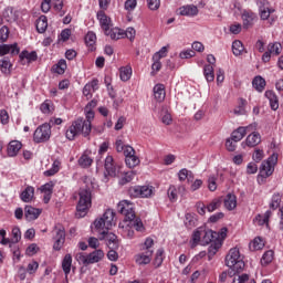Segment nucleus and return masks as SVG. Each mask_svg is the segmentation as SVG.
<instances>
[{
	"label": "nucleus",
	"instance_id": "obj_1",
	"mask_svg": "<svg viewBox=\"0 0 283 283\" xmlns=\"http://www.w3.org/2000/svg\"><path fill=\"white\" fill-rule=\"evenodd\" d=\"M118 213L125 216L126 222H129L136 231H145V226L143 224V220L136 217V212L134 211V203L129 202L128 200L119 201L117 205Z\"/></svg>",
	"mask_w": 283,
	"mask_h": 283
},
{
	"label": "nucleus",
	"instance_id": "obj_2",
	"mask_svg": "<svg viewBox=\"0 0 283 283\" xmlns=\"http://www.w3.org/2000/svg\"><path fill=\"white\" fill-rule=\"evenodd\" d=\"M78 196L76 218H85L87 211H90V207H92V191L90 189H81Z\"/></svg>",
	"mask_w": 283,
	"mask_h": 283
},
{
	"label": "nucleus",
	"instance_id": "obj_3",
	"mask_svg": "<svg viewBox=\"0 0 283 283\" xmlns=\"http://www.w3.org/2000/svg\"><path fill=\"white\" fill-rule=\"evenodd\" d=\"M226 264L232 269L234 273L244 271V261L242 260V255H240V250L238 248L230 249L226 256Z\"/></svg>",
	"mask_w": 283,
	"mask_h": 283
},
{
	"label": "nucleus",
	"instance_id": "obj_4",
	"mask_svg": "<svg viewBox=\"0 0 283 283\" xmlns=\"http://www.w3.org/2000/svg\"><path fill=\"white\" fill-rule=\"evenodd\" d=\"M114 218H116V212L112 209H107L102 218L94 221L95 229L109 231V229L114 227Z\"/></svg>",
	"mask_w": 283,
	"mask_h": 283
},
{
	"label": "nucleus",
	"instance_id": "obj_5",
	"mask_svg": "<svg viewBox=\"0 0 283 283\" xmlns=\"http://www.w3.org/2000/svg\"><path fill=\"white\" fill-rule=\"evenodd\" d=\"M52 136V125L44 123L40 125L33 133V143H48Z\"/></svg>",
	"mask_w": 283,
	"mask_h": 283
},
{
	"label": "nucleus",
	"instance_id": "obj_6",
	"mask_svg": "<svg viewBox=\"0 0 283 283\" xmlns=\"http://www.w3.org/2000/svg\"><path fill=\"white\" fill-rule=\"evenodd\" d=\"M276 165H277V154H273L268 158V160L261 164V167H260L261 178H269L270 176H273V171H275Z\"/></svg>",
	"mask_w": 283,
	"mask_h": 283
},
{
	"label": "nucleus",
	"instance_id": "obj_7",
	"mask_svg": "<svg viewBox=\"0 0 283 283\" xmlns=\"http://www.w3.org/2000/svg\"><path fill=\"white\" fill-rule=\"evenodd\" d=\"M83 134L85 136V127L83 126V122L81 119H76L72 123V125L66 129L65 137L67 140H74L76 136Z\"/></svg>",
	"mask_w": 283,
	"mask_h": 283
},
{
	"label": "nucleus",
	"instance_id": "obj_8",
	"mask_svg": "<svg viewBox=\"0 0 283 283\" xmlns=\"http://www.w3.org/2000/svg\"><path fill=\"white\" fill-rule=\"evenodd\" d=\"M54 233V244L53 249L54 251H61L63 249V245L65 244V227L62 224H56L53 230Z\"/></svg>",
	"mask_w": 283,
	"mask_h": 283
},
{
	"label": "nucleus",
	"instance_id": "obj_9",
	"mask_svg": "<svg viewBox=\"0 0 283 283\" xmlns=\"http://www.w3.org/2000/svg\"><path fill=\"white\" fill-rule=\"evenodd\" d=\"M129 193L134 198H150L154 196V186H135L129 189Z\"/></svg>",
	"mask_w": 283,
	"mask_h": 283
},
{
	"label": "nucleus",
	"instance_id": "obj_10",
	"mask_svg": "<svg viewBox=\"0 0 283 283\" xmlns=\"http://www.w3.org/2000/svg\"><path fill=\"white\" fill-rule=\"evenodd\" d=\"M259 14L261 21H269L270 17L275 12V9L269 6V0H258Z\"/></svg>",
	"mask_w": 283,
	"mask_h": 283
},
{
	"label": "nucleus",
	"instance_id": "obj_11",
	"mask_svg": "<svg viewBox=\"0 0 283 283\" xmlns=\"http://www.w3.org/2000/svg\"><path fill=\"white\" fill-rule=\"evenodd\" d=\"M243 30H251L258 21V14L251 10H244L241 14Z\"/></svg>",
	"mask_w": 283,
	"mask_h": 283
},
{
	"label": "nucleus",
	"instance_id": "obj_12",
	"mask_svg": "<svg viewBox=\"0 0 283 283\" xmlns=\"http://www.w3.org/2000/svg\"><path fill=\"white\" fill-rule=\"evenodd\" d=\"M99 240H105L106 245L108 247V249H118V247H120V242L118 241V237L112 232H109V230H103L101 232Z\"/></svg>",
	"mask_w": 283,
	"mask_h": 283
},
{
	"label": "nucleus",
	"instance_id": "obj_13",
	"mask_svg": "<svg viewBox=\"0 0 283 283\" xmlns=\"http://www.w3.org/2000/svg\"><path fill=\"white\" fill-rule=\"evenodd\" d=\"M98 90V78H93L91 82H87L82 91L83 96H85L86 101H90L92 96H94V92Z\"/></svg>",
	"mask_w": 283,
	"mask_h": 283
},
{
	"label": "nucleus",
	"instance_id": "obj_14",
	"mask_svg": "<svg viewBox=\"0 0 283 283\" xmlns=\"http://www.w3.org/2000/svg\"><path fill=\"white\" fill-rule=\"evenodd\" d=\"M253 129H254L253 125H250L247 127L240 126L238 129L232 132L231 140H233L234 143H240V140H242V138H244L247 136V133L253 132Z\"/></svg>",
	"mask_w": 283,
	"mask_h": 283
},
{
	"label": "nucleus",
	"instance_id": "obj_15",
	"mask_svg": "<svg viewBox=\"0 0 283 283\" xmlns=\"http://www.w3.org/2000/svg\"><path fill=\"white\" fill-rule=\"evenodd\" d=\"M84 112H85L86 119L77 118V120H81L84 127L85 137H87L92 133V119L94 118V111L84 109Z\"/></svg>",
	"mask_w": 283,
	"mask_h": 283
},
{
	"label": "nucleus",
	"instance_id": "obj_16",
	"mask_svg": "<svg viewBox=\"0 0 283 283\" xmlns=\"http://www.w3.org/2000/svg\"><path fill=\"white\" fill-rule=\"evenodd\" d=\"M104 167L105 171L112 177H115L116 174H118V166L116 165V161H114V157L112 155H108L105 158Z\"/></svg>",
	"mask_w": 283,
	"mask_h": 283
},
{
	"label": "nucleus",
	"instance_id": "obj_17",
	"mask_svg": "<svg viewBox=\"0 0 283 283\" xmlns=\"http://www.w3.org/2000/svg\"><path fill=\"white\" fill-rule=\"evenodd\" d=\"M43 210L34 208L32 206H25L24 208V218L28 222H32L39 219Z\"/></svg>",
	"mask_w": 283,
	"mask_h": 283
},
{
	"label": "nucleus",
	"instance_id": "obj_18",
	"mask_svg": "<svg viewBox=\"0 0 283 283\" xmlns=\"http://www.w3.org/2000/svg\"><path fill=\"white\" fill-rule=\"evenodd\" d=\"M41 193H44L43 202L48 205L50 200H52V193H54V184L53 181H49L40 187Z\"/></svg>",
	"mask_w": 283,
	"mask_h": 283
},
{
	"label": "nucleus",
	"instance_id": "obj_19",
	"mask_svg": "<svg viewBox=\"0 0 283 283\" xmlns=\"http://www.w3.org/2000/svg\"><path fill=\"white\" fill-rule=\"evenodd\" d=\"M21 52L19 44H2L0 45V56H6V54H11V56H17Z\"/></svg>",
	"mask_w": 283,
	"mask_h": 283
},
{
	"label": "nucleus",
	"instance_id": "obj_20",
	"mask_svg": "<svg viewBox=\"0 0 283 283\" xmlns=\"http://www.w3.org/2000/svg\"><path fill=\"white\" fill-rule=\"evenodd\" d=\"M177 14L180 17H198V7L193 4L182 6L177 9Z\"/></svg>",
	"mask_w": 283,
	"mask_h": 283
},
{
	"label": "nucleus",
	"instance_id": "obj_21",
	"mask_svg": "<svg viewBox=\"0 0 283 283\" xmlns=\"http://www.w3.org/2000/svg\"><path fill=\"white\" fill-rule=\"evenodd\" d=\"M154 255V250H144V252L135 256L136 264H149L151 262V256Z\"/></svg>",
	"mask_w": 283,
	"mask_h": 283
},
{
	"label": "nucleus",
	"instance_id": "obj_22",
	"mask_svg": "<svg viewBox=\"0 0 283 283\" xmlns=\"http://www.w3.org/2000/svg\"><path fill=\"white\" fill-rule=\"evenodd\" d=\"M97 19L99 21V25L104 31V34L107 32L109 28H112V19L105 14V11L97 12Z\"/></svg>",
	"mask_w": 283,
	"mask_h": 283
},
{
	"label": "nucleus",
	"instance_id": "obj_23",
	"mask_svg": "<svg viewBox=\"0 0 283 283\" xmlns=\"http://www.w3.org/2000/svg\"><path fill=\"white\" fill-rule=\"evenodd\" d=\"M264 96L268 98L271 109H273V112H277L280 108V98L277 97V94L273 91H266Z\"/></svg>",
	"mask_w": 283,
	"mask_h": 283
},
{
	"label": "nucleus",
	"instance_id": "obj_24",
	"mask_svg": "<svg viewBox=\"0 0 283 283\" xmlns=\"http://www.w3.org/2000/svg\"><path fill=\"white\" fill-rule=\"evenodd\" d=\"M106 36H109L112 41H118L120 39H125V30L120 28H112L108 29L105 33Z\"/></svg>",
	"mask_w": 283,
	"mask_h": 283
},
{
	"label": "nucleus",
	"instance_id": "obj_25",
	"mask_svg": "<svg viewBox=\"0 0 283 283\" xmlns=\"http://www.w3.org/2000/svg\"><path fill=\"white\" fill-rule=\"evenodd\" d=\"M217 235L212 230L202 229L201 244H212L214 240H219Z\"/></svg>",
	"mask_w": 283,
	"mask_h": 283
},
{
	"label": "nucleus",
	"instance_id": "obj_26",
	"mask_svg": "<svg viewBox=\"0 0 283 283\" xmlns=\"http://www.w3.org/2000/svg\"><path fill=\"white\" fill-rule=\"evenodd\" d=\"M223 203L228 211H233L238 207V197L233 193H228L223 199Z\"/></svg>",
	"mask_w": 283,
	"mask_h": 283
},
{
	"label": "nucleus",
	"instance_id": "obj_27",
	"mask_svg": "<svg viewBox=\"0 0 283 283\" xmlns=\"http://www.w3.org/2000/svg\"><path fill=\"white\" fill-rule=\"evenodd\" d=\"M22 147H23V144H21V142H19V140L10 142L8 145V148H7L8 156H10V157L17 156V154H19V151H21Z\"/></svg>",
	"mask_w": 283,
	"mask_h": 283
},
{
	"label": "nucleus",
	"instance_id": "obj_28",
	"mask_svg": "<svg viewBox=\"0 0 283 283\" xmlns=\"http://www.w3.org/2000/svg\"><path fill=\"white\" fill-rule=\"evenodd\" d=\"M271 216H273V212L271 210H268L264 214H256L253 219V222H256L259 227H264V224H269Z\"/></svg>",
	"mask_w": 283,
	"mask_h": 283
},
{
	"label": "nucleus",
	"instance_id": "obj_29",
	"mask_svg": "<svg viewBox=\"0 0 283 283\" xmlns=\"http://www.w3.org/2000/svg\"><path fill=\"white\" fill-rule=\"evenodd\" d=\"M19 59L21 63H23V61L25 60L28 61V63H34V61L39 59V55L36 54V51L29 52L28 50H24L20 53Z\"/></svg>",
	"mask_w": 283,
	"mask_h": 283
},
{
	"label": "nucleus",
	"instance_id": "obj_30",
	"mask_svg": "<svg viewBox=\"0 0 283 283\" xmlns=\"http://www.w3.org/2000/svg\"><path fill=\"white\" fill-rule=\"evenodd\" d=\"M222 248V241L220 240H214L212 243H210L208 248V260L211 261L213 260V256L220 249Z\"/></svg>",
	"mask_w": 283,
	"mask_h": 283
},
{
	"label": "nucleus",
	"instance_id": "obj_31",
	"mask_svg": "<svg viewBox=\"0 0 283 283\" xmlns=\"http://www.w3.org/2000/svg\"><path fill=\"white\" fill-rule=\"evenodd\" d=\"M87 258H88V264H96L105 258V252H103V250H95L90 254H87Z\"/></svg>",
	"mask_w": 283,
	"mask_h": 283
},
{
	"label": "nucleus",
	"instance_id": "obj_32",
	"mask_svg": "<svg viewBox=\"0 0 283 283\" xmlns=\"http://www.w3.org/2000/svg\"><path fill=\"white\" fill-rule=\"evenodd\" d=\"M259 143H262V137L260 136V133H251L245 139V145L248 147H258Z\"/></svg>",
	"mask_w": 283,
	"mask_h": 283
},
{
	"label": "nucleus",
	"instance_id": "obj_33",
	"mask_svg": "<svg viewBox=\"0 0 283 283\" xmlns=\"http://www.w3.org/2000/svg\"><path fill=\"white\" fill-rule=\"evenodd\" d=\"M62 270L65 274V280L67 282V276L70 275V272L72 271V254H65L63 261H62Z\"/></svg>",
	"mask_w": 283,
	"mask_h": 283
},
{
	"label": "nucleus",
	"instance_id": "obj_34",
	"mask_svg": "<svg viewBox=\"0 0 283 283\" xmlns=\"http://www.w3.org/2000/svg\"><path fill=\"white\" fill-rule=\"evenodd\" d=\"M203 76L208 83H213V81H216V73L213 71V65L206 64L203 66Z\"/></svg>",
	"mask_w": 283,
	"mask_h": 283
},
{
	"label": "nucleus",
	"instance_id": "obj_35",
	"mask_svg": "<svg viewBox=\"0 0 283 283\" xmlns=\"http://www.w3.org/2000/svg\"><path fill=\"white\" fill-rule=\"evenodd\" d=\"M22 202H32L34 198V187L28 186L20 195Z\"/></svg>",
	"mask_w": 283,
	"mask_h": 283
},
{
	"label": "nucleus",
	"instance_id": "obj_36",
	"mask_svg": "<svg viewBox=\"0 0 283 283\" xmlns=\"http://www.w3.org/2000/svg\"><path fill=\"white\" fill-rule=\"evenodd\" d=\"M154 96L156 98V101H158V103H163V101H165V85L163 84H156L154 86Z\"/></svg>",
	"mask_w": 283,
	"mask_h": 283
},
{
	"label": "nucleus",
	"instance_id": "obj_37",
	"mask_svg": "<svg viewBox=\"0 0 283 283\" xmlns=\"http://www.w3.org/2000/svg\"><path fill=\"white\" fill-rule=\"evenodd\" d=\"M85 43L87 48H90L91 52H94V50H96V48L94 46L96 45V33H94V31L87 32V34L85 35Z\"/></svg>",
	"mask_w": 283,
	"mask_h": 283
},
{
	"label": "nucleus",
	"instance_id": "obj_38",
	"mask_svg": "<svg viewBox=\"0 0 283 283\" xmlns=\"http://www.w3.org/2000/svg\"><path fill=\"white\" fill-rule=\"evenodd\" d=\"M191 249H196L197 244H202V228H198L193 233L190 241Z\"/></svg>",
	"mask_w": 283,
	"mask_h": 283
},
{
	"label": "nucleus",
	"instance_id": "obj_39",
	"mask_svg": "<svg viewBox=\"0 0 283 283\" xmlns=\"http://www.w3.org/2000/svg\"><path fill=\"white\" fill-rule=\"evenodd\" d=\"M252 86L254 90H256V92H262L266 87V80L258 75L253 78Z\"/></svg>",
	"mask_w": 283,
	"mask_h": 283
},
{
	"label": "nucleus",
	"instance_id": "obj_40",
	"mask_svg": "<svg viewBox=\"0 0 283 283\" xmlns=\"http://www.w3.org/2000/svg\"><path fill=\"white\" fill-rule=\"evenodd\" d=\"M35 28L39 32V34H43L45 30H48V17L41 15L35 23Z\"/></svg>",
	"mask_w": 283,
	"mask_h": 283
},
{
	"label": "nucleus",
	"instance_id": "obj_41",
	"mask_svg": "<svg viewBox=\"0 0 283 283\" xmlns=\"http://www.w3.org/2000/svg\"><path fill=\"white\" fill-rule=\"evenodd\" d=\"M65 70H67V61L60 60L55 65L52 66V72L55 74H65Z\"/></svg>",
	"mask_w": 283,
	"mask_h": 283
},
{
	"label": "nucleus",
	"instance_id": "obj_42",
	"mask_svg": "<svg viewBox=\"0 0 283 283\" xmlns=\"http://www.w3.org/2000/svg\"><path fill=\"white\" fill-rule=\"evenodd\" d=\"M268 52L274 56H280L282 54V44L279 42L269 43Z\"/></svg>",
	"mask_w": 283,
	"mask_h": 283
},
{
	"label": "nucleus",
	"instance_id": "obj_43",
	"mask_svg": "<svg viewBox=\"0 0 283 283\" xmlns=\"http://www.w3.org/2000/svg\"><path fill=\"white\" fill-rule=\"evenodd\" d=\"M92 163H94V159L87 155V153H84L80 159L78 165L80 167H83V169H87V167H92Z\"/></svg>",
	"mask_w": 283,
	"mask_h": 283
},
{
	"label": "nucleus",
	"instance_id": "obj_44",
	"mask_svg": "<svg viewBox=\"0 0 283 283\" xmlns=\"http://www.w3.org/2000/svg\"><path fill=\"white\" fill-rule=\"evenodd\" d=\"M0 70L2 74H10L12 70V63L9 57H3L0 60Z\"/></svg>",
	"mask_w": 283,
	"mask_h": 283
},
{
	"label": "nucleus",
	"instance_id": "obj_45",
	"mask_svg": "<svg viewBox=\"0 0 283 283\" xmlns=\"http://www.w3.org/2000/svg\"><path fill=\"white\" fill-rule=\"evenodd\" d=\"M40 112H42V114H46V115L52 114V112H54V105L52 104V101L45 99L40 105Z\"/></svg>",
	"mask_w": 283,
	"mask_h": 283
},
{
	"label": "nucleus",
	"instance_id": "obj_46",
	"mask_svg": "<svg viewBox=\"0 0 283 283\" xmlns=\"http://www.w3.org/2000/svg\"><path fill=\"white\" fill-rule=\"evenodd\" d=\"M132 66H123L120 67L119 70V77H120V81H124L127 82L129 81V78H132Z\"/></svg>",
	"mask_w": 283,
	"mask_h": 283
},
{
	"label": "nucleus",
	"instance_id": "obj_47",
	"mask_svg": "<svg viewBox=\"0 0 283 283\" xmlns=\"http://www.w3.org/2000/svg\"><path fill=\"white\" fill-rule=\"evenodd\" d=\"M274 255H275V252H273V250H268L266 252H264L261 259L262 266H269V264L273 262Z\"/></svg>",
	"mask_w": 283,
	"mask_h": 283
},
{
	"label": "nucleus",
	"instance_id": "obj_48",
	"mask_svg": "<svg viewBox=\"0 0 283 283\" xmlns=\"http://www.w3.org/2000/svg\"><path fill=\"white\" fill-rule=\"evenodd\" d=\"M264 249V240L262 238L256 237L253 241L250 242V250L251 251H261Z\"/></svg>",
	"mask_w": 283,
	"mask_h": 283
},
{
	"label": "nucleus",
	"instance_id": "obj_49",
	"mask_svg": "<svg viewBox=\"0 0 283 283\" xmlns=\"http://www.w3.org/2000/svg\"><path fill=\"white\" fill-rule=\"evenodd\" d=\"M178 178L180 182H185V180H193V172L188 170L187 168H184L179 170Z\"/></svg>",
	"mask_w": 283,
	"mask_h": 283
},
{
	"label": "nucleus",
	"instance_id": "obj_50",
	"mask_svg": "<svg viewBox=\"0 0 283 283\" xmlns=\"http://www.w3.org/2000/svg\"><path fill=\"white\" fill-rule=\"evenodd\" d=\"M59 171H61V161L54 160L52 167L49 170L44 171V176H55V174H59Z\"/></svg>",
	"mask_w": 283,
	"mask_h": 283
},
{
	"label": "nucleus",
	"instance_id": "obj_51",
	"mask_svg": "<svg viewBox=\"0 0 283 283\" xmlns=\"http://www.w3.org/2000/svg\"><path fill=\"white\" fill-rule=\"evenodd\" d=\"M280 205H282V195L274 193L270 202V209L275 211L276 209H280Z\"/></svg>",
	"mask_w": 283,
	"mask_h": 283
},
{
	"label": "nucleus",
	"instance_id": "obj_52",
	"mask_svg": "<svg viewBox=\"0 0 283 283\" xmlns=\"http://www.w3.org/2000/svg\"><path fill=\"white\" fill-rule=\"evenodd\" d=\"M247 99L240 98L239 99V105L234 108V114L237 116H244L247 114Z\"/></svg>",
	"mask_w": 283,
	"mask_h": 283
},
{
	"label": "nucleus",
	"instance_id": "obj_53",
	"mask_svg": "<svg viewBox=\"0 0 283 283\" xmlns=\"http://www.w3.org/2000/svg\"><path fill=\"white\" fill-rule=\"evenodd\" d=\"M232 52L234 56H240L242 52H244V44H242V41L235 40L232 43Z\"/></svg>",
	"mask_w": 283,
	"mask_h": 283
},
{
	"label": "nucleus",
	"instance_id": "obj_54",
	"mask_svg": "<svg viewBox=\"0 0 283 283\" xmlns=\"http://www.w3.org/2000/svg\"><path fill=\"white\" fill-rule=\"evenodd\" d=\"M185 224H186L187 229H193V227H196L198 224V219L196 218V216H193L191 213H187Z\"/></svg>",
	"mask_w": 283,
	"mask_h": 283
},
{
	"label": "nucleus",
	"instance_id": "obj_55",
	"mask_svg": "<svg viewBox=\"0 0 283 283\" xmlns=\"http://www.w3.org/2000/svg\"><path fill=\"white\" fill-rule=\"evenodd\" d=\"M125 163H126L127 167H129L132 169V168L138 167V165H140V159L136 155H132V156H128L127 158H125Z\"/></svg>",
	"mask_w": 283,
	"mask_h": 283
},
{
	"label": "nucleus",
	"instance_id": "obj_56",
	"mask_svg": "<svg viewBox=\"0 0 283 283\" xmlns=\"http://www.w3.org/2000/svg\"><path fill=\"white\" fill-rule=\"evenodd\" d=\"M247 282L258 283V282H255V279L249 280V274H241V275L234 276L232 280V283H247Z\"/></svg>",
	"mask_w": 283,
	"mask_h": 283
},
{
	"label": "nucleus",
	"instance_id": "obj_57",
	"mask_svg": "<svg viewBox=\"0 0 283 283\" xmlns=\"http://www.w3.org/2000/svg\"><path fill=\"white\" fill-rule=\"evenodd\" d=\"M134 178H136V172L134 170L127 171L120 178L119 184L127 185V182H132V180H134Z\"/></svg>",
	"mask_w": 283,
	"mask_h": 283
},
{
	"label": "nucleus",
	"instance_id": "obj_58",
	"mask_svg": "<svg viewBox=\"0 0 283 283\" xmlns=\"http://www.w3.org/2000/svg\"><path fill=\"white\" fill-rule=\"evenodd\" d=\"M63 0H53V9L60 17H65V10H63Z\"/></svg>",
	"mask_w": 283,
	"mask_h": 283
},
{
	"label": "nucleus",
	"instance_id": "obj_59",
	"mask_svg": "<svg viewBox=\"0 0 283 283\" xmlns=\"http://www.w3.org/2000/svg\"><path fill=\"white\" fill-rule=\"evenodd\" d=\"M222 205V200L220 199H213L208 206L207 211L209 213H213L217 209H220V206Z\"/></svg>",
	"mask_w": 283,
	"mask_h": 283
},
{
	"label": "nucleus",
	"instance_id": "obj_60",
	"mask_svg": "<svg viewBox=\"0 0 283 283\" xmlns=\"http://www.w3.org/2000/svg\"><path fill=\"white\" fill-rule=\"evenodd\" d=\"M168 198L171 202H176L178 200V189H176V186H170L168 188Z\"/></svg>",
	"mask_w": 283,
	"mask_h": 283
},
{
	"label": "nucleus",
	"instance_id": "obj_61",
	"mask_svg": "<svg viewBox=\"0 0 283 283\" xmlns=\"http://www.w3.org/2000/svg\"><path fill=\"white\" fill-rule=\"evenodd\" d=\"M168 52L169 51L167 50V46H163L158 52L153 55V61H160V59H165Z\"/></svg>",
	"mask_w": 283,
	"mask_h": 283
},
{
	"label": "nucleus",
	"instance_id": "obj_62",
	"mask_svg": "<svg viewBox=\"0 0 283 283\" xmlns=\"http://www.w3.org/2000/svg\"><path fill=\"white\" fill-rule=\"evenodd\" d=\"M9 38H10V29L3 25L0 29V43H6V41H8Z\"/></svg>",
	"mask_w": 283,
	"mask_h": 283
},
{
	"label": "nucleus",
	"instance_id": "obj_63",
	"mask_svg": "<svg viewBox=\"0 0 283 283\" xmlns=\"http://www.w3.org/2000/svg\"><path fill=\"white\" fill-rule=\"evenodd\" d=\"M132 227H134V226H132L130 223H128L127 227H125V228L123 229L122 235H124V237L127 238L128 240L134 239V229H132Z\"/></svg>",
	"mask_w": 283,
	"mask_h": 283
},
{
	"label": "nucleus",
	"instance_id": "obj_64",
	"mask_svg": "<svg viewBox=\"0 0 283 283\" xmlns=\"http://www.w3.org/2000/svg\"><path fill=\"white\" fill-rule=\"evenodd\" d=\"M12 241H13V244H17L18 242L21 241V229H19V227H14L12 229Z\"/></svg>",
	"mask_w": 283,
	"mask_h": 283
}]
</instances>
